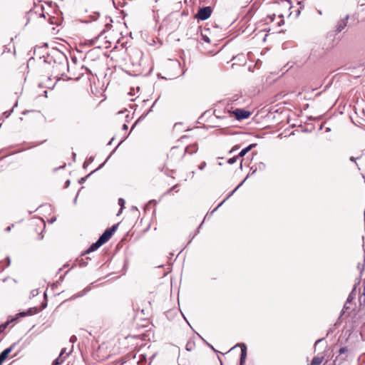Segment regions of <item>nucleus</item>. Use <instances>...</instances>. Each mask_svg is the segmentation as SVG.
<instances>
[{"instance_id":"nucleus-14","label":"nucleus","mask_w":365,"mask_h":365,"mask_svg":"<svg viewBox=\"0 0 365 365\" xmlns=\"http://www.w3.org/2000/svg\"><path fill=\"white\" fill-rule=\"evenodd\" d=\"M125 200L123 199V198H119L118 199V205L120 206V210L119 211V213L118 214V215L122 212L124 206H125Z\"/></svg>"},{"instance_id":"nucleus-16","label":"nucleus","mask_w":365,"mask_h":365,"mask_svg":"<svg viewBox=\"0 0 365 365\" xmlns=\"http://www.w3.org/2000/svg\"><path fill=\"white\" fill-rule=\"evenodd\" d=\"M63 361L62 356H59L53 362V365H59Z\"/></svg>"},{"instance_id":"nucleus-12","label":"nucleus","mask_w":365,"mask_h":365,"mask_svg":"<svg viewBox=\"0 0 365 365\" xmlns=\"http://www.w3.org/2000/svg\"><path fill=\"white\" fill-rule=\"evenodd\" d=\"M324 359V356H315L313 358L310 365H320Z\"/></svg>"},{"instance_id":"nucleus-34","label":"nucleus","mask_w":365,"mask_h":365,"mask_svg":"<svg viewBox=\"0 0 365 365\" xmlns=\"http://www.w3.org/2000/svg\"><path fill=\"white\" fill-rule=\"evenodd\" d=\"M323 339H318L316 342H315V346L319 343L320 341H322Z\"/></svg>"},{"instance_id":"nucleus-37","label":"nucleus","mask_w":365,"mask_h":365,"mask_svg":"<svg viewBox=\"0 0 365 365\" xmlns=\"http://www.w3.org/2000/svg\"><path fill=\"white\" fill-rule=\"evenodd\" d=\"M132 210H138V209H137V207H132Z\"/></svg>"},{"instance_id":"nucleus-43","label":"nucleus","mask_w":365,"mask_h":365,"mask_svg":"<svg viewBox=\"0 0 365 365\" xmlns=\"http://www.w3.org/2000/svg\"><path fill=\"white\" fill-rule=\"evenodd\" d=\"M43 46L47 47L48 46L47 43H44Z\"/></svg>"},{"instance_id":"nucleus-6","label":"nucleus","mask_w":365,"mask_h":365,"mask_svg":"<svg viewBox=\"0 0 365 365\" xmlns=\"http://www.w3.org/2000/svg\"><path fill=\"white\" fill-rule=\"evenodd\" d=\"M197 150L198 146L197 143L189 145L185 148L182 155H184L186 153L192 155L193 153H195L197 151Z\"/></svg>"},{"instance_id":"nucleus-2","label":"nucleus","mask_w":365,"mask_h":365,"mask_svg":"<svg viewBox=\"0 0 365 365\" xmlns=\"http://www.w3.org/2000/svg\"><path fill=\"white\" fill-rule=\"evenodd\" d=\"M349 19V15L346 14L343 18L338 20L334 27V31L336 34L341 32L347 26Z\"/></svg>"},{"instance_id":"nucleus-5","label":"nucleus","mask_w":365,"mask_h":365,"mask_svg":"<svg viewBox=\"0 0 365 365\" xmlns=\"http://www.w3.org/2000/svg\"><path fill=\"white\" fill-rule=\"evenodd\" d=\"M233 113L237 120L247 118L250 115V112L245 110L243 109H235L233 111Z\"/></svg>"},{"instance_id":"nucleus-42","label":"nucleus","mask_w":365,"mask_h":365,"mask_svg":"<svg viewBox=\"0 0 365 365\" xmlns=\"http://www.w3.org/2000/svg\"><path fill=\"white\" fill-rule=\"evenodd\" d=\"M90 161L92 162L93 160V158H90Z\"/></svg>"},{"instance_id":"nucleus-25","label":"nucleus","mask_w":365,"mask_h":365,"mask_svg":"<svg viewBox=\"0 0 365 365\" xmlns=\"http://www.w3.org/2000/svg\"><path fill=\"white\" fill-rule=\"evenodd\" d=\"M205 166H206V163H205V162H203V163H202L200 164V165L199 166V169H200V170H202V169H204V168H205Z\"/></svg>"},{"instance_id":"nucleus-19","label":"nucleus","mask_w":365,"mask_h":365,"mask_svg":"<svg viewBox=\"0 0 365 365\" xmlns=\"http://www.w3.org/2000/svg\"><path fill=\"white\" fill-rule=\"evenodd\" d=\"M96 170H95L92 171L90 174H88V175H86V177L81 178V180H79V183H83V182H84L86 180V179H87V178H88V177H89V176L93 173V172H95Z\"/></svg>"},{"instance_id":"nucleus-30","label":"nucleus","mask_w":365,"mask_h":365,"mask_svg":"<svg viewBox=\"0 0 365 365\" xmlns=\"http://www.w3.org/2000/svg\"><path fill=\"white\" fill-rule=\"evenodd\" d=\"M349 159L351 161L356 163V158L354 157H350Z\"/></svg>"},{"instance_id":"nucleus-18","label":"nucleus","mask_w":365,"mask_h":365,"mask_svg":"<svg viewBox=\"0 0 365 365\" xmlns=\"http://www.w3.org/2000/svg\"><path fill=\"white\" fill-rule=\"evenodd\" d=\"M179 150L178 147H173L172 148L171 150H170V155L171 156L174 155L175 154H176L177 151Z\"/></svg>"},{"instance_id":"nucleus-26","label":"nucleus","mask_w":365,"mask_h":365,"mask_svg":"<svg viewBox=\"0 0 365 365\" xmlns=\"http://www.w3.org/2000/svg\"><path fill=\"white\" fill-rule=\"evenodd\" d=\"M265 167H266V165H265V164H264V163H260L259 164V169H264V168H265Z\"/></svg>"},{"instance_id":"nucleus-21","label":"nucleus","mask_w":365,"mask_h":365,"mask_svg":"<svg viewBox=\"0 0 365 365\" xmlns=\"http://www.w3.org/2000/svg\"><path fill=\"white\" fill-rule=\"evenodd\" d=\"M282 4L284 6L289 7V9L291 8L290 1L289 0H283Z\"/></svg>"},{"instance_id":"nucleus-44","label":"nucleus","mask_w":365,"mask_h":365,"mask_svg":"<svg viewBox=\"0 0 365 365\" xmlns=\"http://www.w3.org/2000/svg\"><path fill=\"white\" fill-rule=\"evenodd\" d=\"M242 160L241 161V163H240V167L242 168Z\"/></svg>"},{"instance_id":"nucleus-4","label":"nucleus","mask_w":365,"mask_h":365,"mask_svg":"<svg viewBox=\"0 0 365 365\" xmlns=\"http://www.w3.org/2000/svg\"><path fill=\"white\" fill-rule=\"evenodd\" d=\"M347 352L348 349L346 347H342L339 350V355L336 356V359H334V364L336 365H339L346 359L347 358Z\"/></svg>"},{"instance_id":"nucleus-7","label":"nucleus","mask_w":365,"mask_h":365,"mask_svg":"<svg viewBox=\"0 0 365 365\" xmlns=\"http://www.w3.org/2000/svg\"><path fill=\"white\" fill-rule=\"evenodd\" d=\"M113 234L108 230V229L105 230V232L102 234V235L98 238V240L103 242V244H105L107 242L110 237H112Z\"/></svg>"},{"instance_id":"nucleus-20","label":"nucleus","mask_w":365,"mask_h":365,"mask_svg":"<svg viewBox=\"0 0 365 365\" xmlns=\"http://www.w3.org/2000/svg\"><path fill=\"white\" fill-rule=\"evenodd\" d=\"M118 225V224H115V225H113L111 228H108V230H110V232L112 234H113L114 232L117 230Z\"/></svg>"},{"instance_id":"nucleus-31","label":"nucleus","mask_w":365,"mask_h":365,"mask_svg":"<svg viewBox=\"0 0 365 365\" xmlns=\"http://www.w3.org/2000/svg\"><path fill=\"white\" fill-rule=\"evenodd\" d=\"M284 24V20H282V19L279 23H277L278 26H280L282 24Z\"/></svg>"},{"instance_id":"nucleus-32","label":"nucleus","mask_w":365,"mask_h":365,"mask_svg":"<svg viewBox=\"0 0 365 365\" xmlns=\"http://www.w3.org/2000/svg\"><path fill=\"white\" fill-rule=\"evenodd\" d=\"M65 350H66L65 349H62V351H61V352L59 356H62L63 354H65Z\"/></svg>"},{"instance_id":"nucleus-29","label":"nucleus","mask_w":365,"mask_h":365,"mask_svg":"<svg viewBox=\"0 0 365 365\" xmlns=\"http://www.w3.org/2000/svg\"><path fill=\"white\" fill-rule=\"evenodd\" d=\"M178 187V185H174L173 187H171L168 191V192L170 193L173 190H174L175 187Z\"/></svg>"},{"instance_id":"nucleus-33","label":"nucleus","mask_w":365,"mask_h":365,"mask_svg":"<svg viewBox=\"0 0 365 365\" xmlns=\"http://www.w3.org/2000/svg\"><path fill=\"white\" fill-rule=\"evenodd\" d=\"M123 130H127V129H128V126H127V125H126V124H124V125H123Z\"/></svg>"},{"instance_id":"nucleus-36","label":"nucleus","mask_w":365,"mask_h":365,"mask_svg":"<svg viewBox=\"0 0 365 365\" xmlns=\"http://www.w3.org/2000/svg\"><path fill=\"white\" fill-rule=\"evenodd\" d=\"M363 294L365 296V279H364V287L363 289Z\"/></svg>"},{"instance_id":"nucleus-41","label":"nucleus","mask_w":365,"mask_h":365,"mask_svg":"<svg viewBox=\"0 0 365 365\" xmlns=\"http://www.w3.org/2000/svg\"><path fill=\"white\" fill-rule=\"evenodd\" d=\"M86 162H85V163H83V168H86Z\"/></svg>"},{"instance_id":"nucleus-9","label":"nucleus","mask_w":365,"mask_h":365,"mask_svg":"<svg viewBox=\"0 0 365 365\" xmlns=\"http://www.w3.org/2000/svg\"><path fill=\"white\" fill-rule=\"evenodd\" d=\"M103 242H101L99 240H98L95 243L92 244L91 247L86 251L85 254H89L91 252L96 250L101 245H103Z\"/></svg>"},{"instance_id":"nucleus-23","label":"nucleus","mask_w":365,"mask_h":365,"mask_svg":"<svg viewBox=\"0 0 365 365\" xmlns=\"http://www.w3.org/2000/svg\"><path fill=\"white\" fill-rule=\"evenodd\" d=\"M202 38L203 39L204 41L207 42V43H210V38L205 36V35H202Z\"/></svg>"},{"instance_id":"nucleus-3","label":"nucleus","mask_w":365,"mask_h":365,"mask_svg":"<svg viewBox=\"0 0 365 365\" xmlns=\"http://www.w3.org/2000/svg\"><path fill=\"white\" fill-rule=\"evenodd\" d=\"M23 317V312H20L16 315L15 317H12L10 319H8V321L0 325V334L3 333L5 329L11 324H12L11 327L14 326L16 323L19 322V318Z\"/></svg>"},{"instance_id":"nucleus-17","label":"nucleus","mask_w":365,"mask_h":365,"mask_svg":"<svg viewBox=\"0 0 365 365\" xmlns=\"http://www.w3.org/2000/svg\"><path fill=\"white\" fill-rule=\"evenodd\" d=\"M238 158H239V157H238L237 155V156H235V157H233V158H230V159L227 160V163H228L229 164H230V165L234 164L235 163H236V162H237V160L238 159Z\"/></svg>"},{"instance_id":"nucleus-28","label":"nucleus","mask_w":365,"mask_h":365,"mask_svg":"<svg viewBox=\"0 0 365 365\" xmlns=\"http://www.w3.org/2000/svg\"><path fill=\"white\" fill-rule=\"evenodd\" d=\"M70 185V180H68L66 181V183H65V187H68Z\"/></svg>"},{"instance_id":"nucleus-45","label":"nucleus","mask_w":365,"mask_h":365,"mask_svg":"<svg viewBox=\"0 0 365 365\" xmlns=\"http://www.w3.org/2000/svg\"><path fill=\"white\" fill-rule=\"evenodd\" d=\"M102 165H99V168H98V169H99L100 168H101V167H102ZM96 170H98V168H97Z\"/></svg>"},{"instance_id":"nucleus-40","label":"nucleus","mask_w":365,"mask_h":365,"mask_svg":"<svg viewBox=\"0 0 365 365\" xmlns=\"http://www.w3.org/2000/svg\"><path fill=\"white\" fill-rule=\"evenodd\" d=\"M279 18H283V15L282 14H279Z\"/></svg>"},{"instance_id":"nucleus-39","label":"nucleus","mask_w":365,"mask_h":365,"mask_svg":"<svg viewBox=\"0 0 365 365\" xmlns=\"http://www.w3.org/2000/svg\"><path fill=\"white\" fill-rule=\"evenodd\" d=\"M43 93H44L45 96L46 97L47 91H44Z\"/></svg>"},{"instance_id":"nucleus-13","label":"nucleus","mask_w":365,"mask_h":365,"mask_svg":"<svg viewBox=\"0 0 365 365\" xmlns=\"http://www.w3.org/2000/svg\"><path fill=\"white\" fill-rule=\"evenodd\" d=\"M242 185V182H241L233 191H232V192L230 193V195L220 204L218 205L215 210H217L227 198H229Z\"/></svg>"},{"instance_id":"nucleus-38","label":"nucleus","mask_w":365,"mask_h":365,"mask_svg":"<svg viewBox=\"0 0 365 365\" xmlns=\"http://www.w3.org/2000/svg\"><path fill=\"white\" fill-rule=\"evenodd\" d=\"M3 362H4L3 359H0V365H1Z\"/></svg>"},{"instance_id":"nucleus-35","label":"nucleus","mask_w":365,"mask_h":365,"mask_svg":"<svg viewBox=\"0 0 365 365\" xmlns=\"http://www.w3.org/2000/svg\"><path fill=\"white\" fill-rule=\"evenodd\" d=\"M275 16V14H273V16H269L271 19V21H272L274 20V17Z\"/></svg>"},{"instance_id":"nucleus-10","label":"nucleus","mask_w":365,"mask_h":365,"mask_svg":"<svg viewBox=\"0 0 365 365\" xmlns=\"http://www.w3.org/2000/svg\"><path fill=\"white\" fill-rule=\"evenodd\" d=\"M257 145V144L253 143L250 144L245 148L242 149L240 153L238 154V157H243L245 156L249 151H250L253 148H255Z\"/></svg>"},{"instance_id":"nucleus-24","label":"nucleus","mask_w":365,"mask_h":365,"mask_svg":"<svg viewBox=\"0 0 365 365\" xmlns=\"http://www.w3.org/2000/svg\"><path fill=\"white\" fill-rule=\"evenodd\" d=\"M76 340H77V338L75 335L71 336V337L70 338V341L72 343L76 342Z\"/></svg>"},{"instance_id":"nucleus-8","label":"nucleus","mask_w":365,"mask_h":365,"mask_svg":"<svg viewBox=\"0 0 365 365\" xmlns=\"http://www.w3.org/2000/svg\"><path fill=\"white\" fill-rule=\"evenodd\" d=\"M247 358V346L245 344H241L240 365H243Z\"/></svg>"},{"instance_id":"nucleus-1","label":"nucleus","mask_w":365,"mask_h":365,"mask_svg":"<svg viewBox=\"0 0 365 365\" xmlns=\"http://www.w3.org/2000/svg\"><path fill=\"white\" fill-rule=\"evenodd\" d=\"M212 14V9L210 6H205L200 8L195 15V18L198 20L205 21Z\"/></svg>"},{"instance_id":"nucleus-15","label":"nucleus","mask_w":365,"mask_h":365,"mask_svg":"<svg viewBox=\"0 0 365 365\" xmlns=\"http://www.w3.org/2000/svg\"><path fill=\"white\" fill-rule=\"evenodd\" d=\"M38 309L37 308H31V309H29L27 312H24V316L25 315H32L35 313H36Z\"/></svg>"},{"instance_id":"nucleus-11","label":"nucleus","mask_w":365,"mask_h":365,"mask_svg":"<svg viewBox=\"0 0 365 365\" xmlns=\"http://www.w3.org/2000/svg\"><path fill=\"white\" fill-rule=\"evenodd\" d=\"M11 349H12V347H10V348H8V349H6L5 350H4L0 354V359H3V361H4V360L8 357L9 353L11 352Z\"/></svg>"},{"instance_id":"nucleus-27","label":"nucleus","mask_w":365,"mask_h":365,"mask_svg":"<svg viewBox=\"0 0 365 365\" xmlns=\"http://www.w3.org/2000/svg\"><path fill=\"white\" fill-rule=\"evenodd\" d=\"M351 299H352V297H351V294H349V297H348V299L346 300V304L348 303V302H350L351 301Z\"/></svg>"},{"instance_id":"nucleus-22","label":"nucleus","mask_w":365,"mask_h":365,"mask_svg":"<svg viewBox=\"0 0 365 365\" xmlns=\"http://www.w3.org/2000/svg\"><path fill=\"white\" fill-rule=\"evenodd\" d=\"M240 148V145H235L230 150V153H233L234 151L238 150Z\"/></svg>"}]
</instances>
